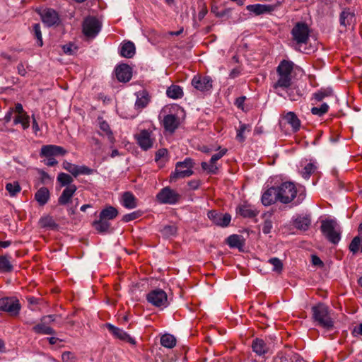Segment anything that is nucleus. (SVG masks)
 Returning <instances> with one entry per match:
<instances>
[{"label":"nucleus","instance_id":"obj_63","mask_svg":"<svg viewBox=\"0 0 362 362\" xmlns=\"http://www.w3.org/2000/svg\"><path fill=\"white\" fill-rule=\"evenodd\" d=\"M41 319H42V320H44L48 325H49L51 322H52L55 320L56 315H46V316H43Z\"/></svg>","mask_w":362,"mask_h":362},{"label":"nucleus","instance_id":"obj_22","mask_svg":"<svg viewBox=\"0 0 362 362\" xmlns=\"http://www.w3.org/2000/svg\"><path fill=\"white\" fill-rule=\"evenodd\" d=\"M41 18L42 22L47 26H52L57 24L59 21V16L57 13L51 8H46L41 13Z\"/></svg>","mask_w":362,"mask_h":362},{"label":"nucleus","instance_id":"obj_62","mask_svg":"<svg viewBox=\"0 0 362 362\" xmlns=\"http://www.w3.org/2000/svg\"><path fill=\"white\" fill-rule=\"evenodd\" d=\"M74 358V354L71 352L66 351L62 355V359L64 362H71Z\"/></svg>","mask_w":362,"mask_h":362},{"label":"nucleus","instance_id":"obj_21","mask_svg":"<svg viewBox=\"0 0 362 362\" xmlns=\"http://www.w3.org/2000/svg\"><path fill=\"white\" fill-rule=\"evenodd\" d=\"M136 100L134 104L135 109L141 111L151 102V96L148 93L142 90L136 93Z\"/></svg>","mask_w":362,"mask_h":362},{"label":"nucleus","instance_id":"obj_41","mask_svg":"<svg viewBox=\"0 0 362 362\" xmlns=\"http://www.w3.org/2000/svg\"><path fill=\"white\" fill-rule=\"evenodd\" d=\"M12 269L13 266L10 261V257L6 255L0 256V271L2 272H9Z\"/></svg>","mask_w":362,"mask_h":362},{"label":"nucleus","instance_id":"obj_55","mask_svg":"<svg viewBox=\"0 0 362 362\" xmlns=\"http://www.w3.org/2000/svg\"><path fill=\"white\" fill-rule=\"evenodd\" d=\"M198 6H199L198 18H199V20L201 21L207 14L208 9L206 7V4L203 1H199L198 2Z\"/></svg>","mask_w":362,"mask_h":362},{"label":"nucleus","instance_id":"obj_29","mask_svg":"<svg viewBox=\"0 0 362 362\" xmlns=\"http://www.w3.org/2000/svg\"><path fill=\"white\" fill-rule=\"evenodd\" d=\"M33 331L36 334H54L55 331L49 325L40 319V322L37 324L33 327Z\"/></svg>","mask_w":362,"mask_h":362},{"label":"nucleus","instance_id":"obj_48","mask_svg":"<svg viewBox=\"0 0 362 362\" xmlns=\"http://www.w3.org/2000/svg\"><path fill=\"white\" fill-rule=\"evenodd\" d=\"M272 214H264V223L262 225V232L264 234H269L271 233L272 229L273 228L272 221L271 220Z\"/></svg>","mask_w":362,"mask_h":362},{"label":"nucleus","instance_id":"obj_8","mask_svg":"<svg viewBox=\"0 0 362 362\" xmlns=\"http://www.w3.org/2000/svg\"><path fill=\"white\" fill-rule=\"evenodd\" d=\"M146 300L148 303L157 308H164L168 305V296L166 293L160 288L151 291L146 295Z\"/></svg>","mask_w":362,"mask_h":362},{"label":"nucleus","instance_id":"obj_54","mask_svg":"<svg viewBox=\"0 0 362 362\" xmlns=\"http://www.w3.org/2000/svg\"><path fill=\"white\" fill-rule=\"evenodd\" d=\"M33 32L35 37L37 38V45L40 47H42L43 45V42L40 24L35 23L33 25Z\"/></svg>","mask_w":362,"mask_h":362},{"label":"nucleus","instance_id":"obj_5","mask_svg":"<svg viewBox=\"0 0 362 362\" xmlns=\"http://www.w3.org/2000/svg\"><path fill=\"white\" fill-rule=\"evenodd\" d=\"M194 162L190 158H186L183 161L177 162L175 171L170 176V182H175L178 179L188 177L193 175Z\"/></svg>","mask_w":362,"mask_h":362},{"label":"nucleus","instance_id":"obj_47","mask_svg":"<svg viewBox=\"0 0 362 362\" xmlns=\"http://www.w3.org/2000/svg\"><path fill=\"white\" fill-rule=\"evenodd\" d=\"M40 224L43 228H56L57 225L52 217L49 216H43L40 219Z\"/></svg>","mask_w":362,"mask_h":362},{"label":"nucleus","instance_id":"obj_10","mask_svg":"<svg viewBox=\"0 0 362 362\" xmlns=\"http://www.w3.org/2000/svg\"><path fill=\"white\" fill-rule=\"evenodd\" d=\"M21 305L16 298H0V310L7 312L11 315L16 316L19 314Z\"/></svg>","mask_w":362,"mask_h":362},{"label":"nucleus","instance_id":"obj_40","mask_svg":"<svg viewBox=\"0 0 362 362\" xmlns=\"http://www.w3.org/2000/svg\"><path fill=\"white\" fill-rule=\"evenodd\" d=\"M349 250L354 254L358 252H362V234L354 238L349 245Z\"/></svg>","mask_w":362,"mask_h":362},{"label":"nucleus","instance_id":"obj_36","mask_svg":"<svg viewBox=\"0 0 362 362\" xmlns=\"http://www.w3.org/2000/svg\"><path fill=\"white\" fill-rule=\"evenodd\" d=\"M166 94L170 98L178 99L182 97L183 91L180 86L172 85L167 89Z\"/></svg>","mask_w":362,"mask_h":362},{"label":"nucleus","instance_id":"obj_4","mask_svg":"<svg viewBox=\"0 0 362 362\" xmlns=\"http://www.w3.org/2000/svg\"><path fill=\"white\" fill-rule=\"evenodd\" d=\"M320 230L330 243L337 244L341 239V230L335 219L326 218L321 221Z\"/></svg>","mask_w":362,"mask_h":362},{"label":"nucleus","instance_id":"obj_25","mask_svg":"<svg viewBox=\"0 0 362 362\" xmlns=\"http://www.w3.org/2000/svg\"><path fill=\"white\" fill-rule=\"evenodd\" d=\"M355 14L349 8L341 11L339 16L340 25L346 28L348 26L355 24Z\"/></svg>","mask_w":362,"mask_h":362},{"label":"nucleus","instance_id":"obj_23","mask_svg":"<svg viewBox=\"0 0 362 362\" xmlns=\"http://www.w3.org/2000/svg\"><path fill=\"white\" fill-rule=\"evenodd\" d=\"M76 190L77 187L75 185L67 186L58 198V204L62 206L67 205L71 202Z\"/></svg>","mask_w":362,"mask_h":362},{"label":"nucleus","instance_id":"obj_28","mask_svg":"<svg viewBox=\"0 0 362 362\" xmlns=\"http://www.w3.org/2000/svg\"><path fill=\"white\" fill-rule=\"evenodd\" d=\"M121 203L124 207L128 209H132L137 206L136 198L130 192H126L122 194Z\"/></svg>","mask_w":362,"mask_h":362},{"label":"nucleus","instance_id":"obj_58","mask_svg":"<svg viewBox=\"0 0 362 362\" xmlns=\"http://www.w3.org/2000/svg\"><path fill=\"white\" fill-rule=\"evenodd\" d=\"M64 52L66 54L72 55L76 53L77 47L72 43H69L62 47Z\"/></svg>","mask_w":362,"mask_h":362},{"label":"nucleus","instance_id":"obj_27","mask_svg":"<svg viewBox=\"0 0 362 362\" xmlns=\"http://www.w3.org/2000/svg\"><path fill=\"white\" fill-rule=\"evenodd\" d=\"M252 351L258 356H263L269 351V346L262 339H255L252 344Z\"/></svg>","mask_w":362,"mask_h":362},{"label":"nucleus","instance_id":"obj_32","mask_svg":"<svg viewBox=\"0 0 362 362\" xmlns=\"http://www.w3.org/2000/svg\"><path fill=\"white\" fill-rule=\"evenodd\" d=\"M135 45L133 42L128 41L123 43L120 47L119 53L122 57L132 58L135 54Z\"/></svg>","mask_w":362,"mask_h":362},{"label":"nucleus","instance_id":"obj_38","mask_svg":"<svg viewBox=\"0 0 362 362\" xmlns=\"http://www.w3.org/2000/svg\"><path fill=\"white\" fill-rule=\"evenodd\" d=\"M155 161L157 163L159 167L165 165L168 161V151L165 148L159 149L155 156Z\"/></svg>","mask_w":362,"mask_h":362},{"label":"nucleus","instance_id":"obj_61","mask_svg":"<svg viewBox=\"0 0 362 362\" xmlns=\"http://www.w3.org/2000/svg\"><path fill=\"white\" fill-rule=\"evenodd\" d=\"M39 174L40 175V180L42 183H47L52 180V177L49 176L48 173L43 170H40Z\"/></svg>","mask_w":362,"mask_h":362},{"label":"nucleus","instance_id":"obj_53","mask_svg":"<svg viewBox=\"0 0 362 362\" xmlns=\"http://www.w3.org/2000/svg\"><path fill=\"white\" fill-rule=\"evenodd\" d=\"M331 95V90H320L313 94V98L315 100L320 102L322 101L326 97L330 96Z\"/></svg>","mask_w":362,"mask_h":362},{"label":"nucleus","instance_id":"obj_13","mask_svg":"<svg viewBox=\"0 0 362 362\" xmlns=\"http://www.w3.org/2000/svg\"><path fill=\"white\" fill-rule=\"evenodd\" d=\"M213 81L210 76L196 75L192 80V86L199 91L206 92L212 88Z\"/></svg>","mask_w":362,"mask_h":362},{"label":"nucleus","instance_id":"obj_60","mask_svg":"<svg viewBox=\"0 0 362 362\" xmlns=\"http://www.w3.org/2000/svg\"><path fill=\"white\" fill-rule=\"evenodd\" d=\"M211 11L216 17H218V18L223 17L226 14V11H218V7L217 6H216V5H212V6L211 8Z\"/></svg>","mask_w":362,"mask_h":362},{"label":"nucleus","instance_id":"obj_11","mask_svg":"<svg viewBox=\"0 0 362 362\" xmlns=\"http://www.w3.org/2000/svg\"><path fill=\"white\" fill-rule=\"evenodd\" d=\"M100 23L94 17H88L83 23V33L89 37H95L100 32Z\"/></svg>","mask_w":362,"mask_h":362},{"label":"nucleus","instance_id":"obj_16","mask_svg":"<svg viewBox=\"0 0 362 362\" xmlns=\"http://www.w3.org/2000/svg\"><path fill=\"white\" fill-rule=\"evenodd\" d=\"M106 327L115 338L133 345L136 344L135 339L122 329L117 327L110 323H107Z\"/></svg>","mask_w":362,"mask_h":362},{"label":"nucleus","instance_id":"obj_17","mask_svg":"<svg viewBox=\"0 0 362 362\" xmlns=\"http://www.w3.org/2000/svg\"><path fill=\"white\" fill-rule=\"evenodd\" d=\"M66 153V151L59 146L56 145H44L42 146L40 156L41 157L49 158L54 156H64Z\"/></svg>","mask_w":362,"mask_h":362},{"label":"nucleus","instance_id":"obj_56","mask_svg":"<svg viewBox=\"0 0 362 362\" xmlns=\"http://www.w3.org/2000/svg\"><path fill=\"white\" fill-rule=\"evenodd\" d=\"M95 172L93 169H91L86 165H77L76 177L80 175H91Z\"/></svg>","mask_w":362,"mask_h":362},{"label":"nucleus","instance_id":"obj_43","mask_svg":"<svg viewBox=\"0 0 362 362\" xmlns=\"http://www.w3.org/2000/svg\"><path fill=\"white\" fill-rule=\"evenodd\" d=\"M5 188L11 197H15L21 190L19 183L16 181L6 183Z\"/></svg>","mask_w":362,"mask_h":362},{"label":"nucleus","instance_id":"obj_26","mask_svg":"<svg viewBox=\"0 0 362 362\" xmlns=\"http://www.w3.org/2000/svg\"><path fill=\"white\" fill-rule=\"evenodd\" d=\"M238 213L244 218H253L257 216L259 211L253 206L247 204L240 205L237 208Z\"/></svg>","mask_w":362,"mask_h":362},{"label":"nucleus","instance_id":"obj_18","mask_svg":"<svg viewBox=\"0 0 362 362\" xmlns=\"http://www.w3.org/2000/svg\"><path fill=\"white\" fill-rule=\"evenodd\" d=\"M163 125L165 131L173 133L180 125V119L175 115L168 114L164 116Z\"/></svg>","mask_w":362,"mask_h":362},{"label":"nucleus","instance_id":"obj_51","mask_svg":"<svg viewBox=\"0 0 362 362\" xmlns=\"http://www.w3.org/2000/svg\"><path fill=\"white\" fill-rule=\"evenodd\" d=\"M329 110V105L327 103H322L320 107H313L311 108L312 114L317 116H322Z\"/></svg>","mask_w":362,"mask_h":362},{"label":"nucleus","instance_id":"obj_6","mask_svg":"<svg viewBox=\"0 0 362 362\" xmlns=\"http://www.w3.org/2000/svg\"><path fill=\"white\" fill-rule=\"evenodd\" d=\"M291 35L296 45L300 46L303 44H307L310 36V29L306 23L298 22L293 26Z\"/></svg>","mask_w":362,"mask_h":362},{"label":"nucleus","instance_id":"obj_57","mask_svg":"<svg viewBox=\"0 0 362 362\" xmlns=\"http://www.w3.org/2000/svg\"><path fill=\"white\" fill-rule=\"evenodd\" d=\"M62 166L64 169L70 173L73 176L76 177L77 165L65 160L63 162Z\"/></svg>","mask_w":362,"mask_h":362},{"label":"nucleus","instance_id":"obj_46","mask_svg":"<svg viewBox=\"0 0 362 362\" xmlns=\"http://www.w3.org/2000/svg\"><path fill=\"white\" fill-rule=\"evenodd\" d=\"M14 124H21L23 129H27L30 127V117L28 114L18 115L14 119Z\"/></svg>","mask_w":362,"mask_h":362},{"label":"nucleus","instance_id":"obj_34","mask_svg":"<svg viewBox=\"0 0 362 362\" xmlns=\"http://www.w3.org/2000/svg\"><path fill=\"white\" fill-rule=\"evenodd\" d=\"M303 358L298 354H278L274 362H300Z\"/></svg>","mask_w":362,"mask_h":362},{"label":"nucleus","instance_id":"obj_19","mask_svg":"<svg viewBox=\"0 0 362 362\" xmlns=\"http://www.w3.org/2000/svg\"><path fill=\"white\" fill-rule=\"evenodd\" d=\"M116 77L120 82H128L132 76V68L125 64H120L115 69Z\"/></svg>","mask_w":362,"mask_h":362},{"label":"nucleus","instance_id":"obj_45","mask_svg":"<svg viewBox=\"0 0 362 362\" xmlns=\"http://www.w3.org/2000/svg\"><path fill=\"white\" fill-rule=\"evenodd\" d=\"M57 181L60 183L61 186L66 187L67 186L73 185L71 183L74 180L69 174L60 173L57 176Z\"/></svg>","mask_w":362,"mask_h":362},{"label":"nucleus","instance_id":"obj_14","mask_svg":"<svg viewBox=\"0 0 362 362\" xmlns=\"http://www.w3.org/2000/svg\"><path fill=\"white\" fill-rule=\"evenodd\" d=\"M207 216L213 223L221 227L228 226L231 221V216L229 214H223L215 210L209 211Z\"/></svg>","mask_w":362,"mask_h":362},{"label":"nucleus","instance_id":"obj_1","mask_svg":"<svg viewBox=\"0 0 362 362\" xmlns=\"http://www.w3.org/2000/svg\"><path fill=\"white\" fill-rule=\"evenodd\" d=\"M293 66V62L286 59L282 60L278 65L277 78L272 83V87L277 95L283 96L281 92L288 90L291 86Z\"/></svg>","mask_w":362,"mask_h":362},{"label":"nucleus","instance_id":"obj_64","mask_svg":"<svg viewBox=\"0 0 362 362\" xmlns=\"http://www.w3.org/2000/svg\"><path fill=\"white\" fill-rule=\"evenodd\" d=\"M14 111L18 114V115H21L23 114H27L23 107V105L21 103H16L15 105Z\"/></svg>","mask_w":362,"mask_h":362},{"label":"nucleus","instance_id":"obj_2","mask_svg":"<svg viewBox=\"0 0 362 362\" xmlns=\"http://www.w3.org/2000/svg\"><path fill=\"white\" fill-rule=\"evenodd\" d=\"M279 202L282 204L291 203L299 193L295 204H299L305 198L304 189L300 187L297 188L292 182H284L276 187Z\"/></svg>","mask_w":362,"mask_h":362},{"label":"nucleus","instance_id":"obj_9","mask_svg":"<svg viewBox=\"0 0 362 362\" xmlns=\"http://www.w3.org/2000/svg\"><path fill=\"white\" fill-rule=\"evenodd\" d=\"M180 198V195L168 187L163 188L156 195L158 202L164 204H175Z\"/></svg>","mask_w":362,"mask_h":362},{"label":"nucleus","instance_id":"obj_42","mask_svg":"<svg viewBox=\"0 0 362 362\" xmlns=\"http://www.w3.org/2000/svg\"><path fill=\"white\" fill-rule=\"evenodd\" d=\"M227 243L230 247L240 248L243 245L242 237L238 235H231L227 238Z\"/></svg>","mask_w":362,"mask_h":362},{"label":"nucleus","instance_id":"obj_20","mask_svg":"<svg viewBox=\"0 0 362 362\" xmlns=\"http://www.w3.org/2000/svg\"><path fill=\"white\" fill-rule=\"evenodd\" d=\"M261 201L264 206H270L279 202L276 187H269L264 191L262 195Z\"/></svg>","mask_w":362,"mask_h":362},{"label":"nucleus","instance_id":"obj_35","mask_svg":"<svg viewBox=\"0 0 362 362\" xmlns=\"http://www.w3.org/2000/svg\"><path fill=\"white\" fill-rule=\"evenodd\" d=\"M118 215V211L116 208L109 206L103 209L100 214V218L106 221L112 220Z\"/></svg>","mask_w":362,"mask_h":362},{"label":"nucleus","instance_id":"obj_15","mask_svg":"<svg viewBox=\"0 0 362 362\" xmlns=\"http://www.w3.org/2000/svg\"><path fill=\"white\" fill-rule=\"evenodd\" d=\"M227 153L226 148H222L219 151V152L214 154L211 159L210 163H208L206 162H202L201 163L202 168L204 170L207 171L208 173L210 174H216L218 171V167L216 165V162L221 159L223 156H225Z\"/></svg>","mask_w":362,"mask_h":362},{"label":"nucleus","instance_id":"obj_50","mask_svg":"<svg viewBox=\"0 0 362 362\" xmlns=\"http://www.w3.org/2000/svg\"><path fill=\"white\" fill-rule=\"evenodd\" d=\"M247 130L248 132L250 131V127L248 124H240L238 129L237 130V135H236V139L239 142H243L245 140V136L244 135L245 131Z\"/></svg>","mask_w":362,"mask_h":362},{"label":"nucleus","instance_id":"obj_30","mask_svg":"<svg viewBox=\"0 0 362 362\" xmlns=\"http://www.w3.org/2000/svg\"><path fill=\"white\" fill-rule=\"evenodd\" d=\"M50 193L47 187H40L35 194V199L40 206L45 205L49 201Z\"/></svg>","mask_w":362,"mask_h":362},{"label":"nucleus","instance_id":"obj_39","mask_svg":"<svg viewBox=\"0 0 362 362\" xmlns=\"http://www.w3.org/2000/svg\"><path fill=\"white\" fill-rule=\"evenodd\" d=\"M93 226L99 233H106L110 228V223L105 219L100 218L99 220L93 222Z\"/></svg>","mask_w":362,"mask_h":362},{"label":"nucleus","instance_id":"obj_59","mask_svg":"<svg viewBox=\"0 0 362 362\" xmlns=\"http://www.w3.org/2000/svg\"><path fill=\"white\" fill-rule=\"evenodd\" d=\"M140 216L141 213L139 211H134L130 214H125L122 218V221L124 222H129L138 218Z\"/></svg>","mask_w":362,"mask_h":362},{"label":"nucleus","instance_id":"obj_7","mask_svg":"<svg viewBox=\"0 0 362 362\" xmlns=\"http://www.w3.org/2000/svg\"><path fill=\"white\" fill-rule=\"evenodd\" d=\"M137 144L144 151L151 148L155 143L156 138L151 129H142L134 135Z\"/></svg>","mask_w":362,"mask_h":362},{"label":"nucleus","instance_id":"obj_33","mask_svg":"<svg viewBox=\"0 0 362 362\" xmlns=\"http://www.w3.org/2000/svg\"><path fill=\"white\" fill-rule=\"evenodd\" d=\"M310 223L311 220L309 216H299L293 220L294 227L301 230H308Z\"/></svg>","mask_w":362,"mask_h":362},{"label":"nucleus","instance_id":"obj_31","mask_svg":"<svg viewBox=\"0 0 362 362\" xmlns=\"http://www.w3.org/2000/svg\"><path fill=\"white\" fill-rule=\"evenodd\" d=\"M284 119L291 125L294 132H298L300 127V121L293 112H288L284 115Z\"/></svg>","mask_w":362,"mask_h":362},{"label":"nucleus","instance_id":"obj_44","mask_svg":"<svg viewBox=\"0 0 362 362\" xmlns=\"http://www.w3.org/2000/svg\"><path fill=\"white\" fill-rule=\"evenodd\" d=\"M177 228L175 225H166L160 229V233L164 238H169L175 236L177 233Z\"/></svg>","mask_w":362,"mask_h":362},{"label":"nucleus","instance_id":"obj_24","mask_svg":"<svg viewBox=\"0 0 362 362\" xmlns=\"http://www.w3.org/2000/svg\"><path fill=\"white\" fill-rule=\"evenodd\" d=\"M98 124L100 128V132H98V134L101 136H106L109 141L113 144L115 141V137L109 124L102 117H98Z\"/></svg>","mask_w":362,"mask_h":362},{"label":"nucleus","instance_id":"obj_3","mask_svg":"<svg viewBox=\"0 0 362 362\" xmlns=\"http://www.w3.org/2000/svg\"><path fill=\"white\" fill-rule=\"evenodd\" d=\"M313 318L317 325L324 329L329 330L334 327V321L330 315L329 308L323 304L319 303L312 307Z\"/></svg>","mask_w":362,"mask_h":362},{"label":"nucleus","instance_id":"obj_49","mask_svg":"<svg viewBox=\"0 0 362 362\" xmlns=\"http://www.w3.org/2000/svg\"><path fill=\"white\" fill-rule=\"evenodd\" d=\"M268 262L273 266L272 271L280 274L283 270V263L281 259L277 257H272Z\"/></svg>","mask_w":362,"mask_h":362},{"label":"nucleus","instance_id":"obj_52","mask_svg":"<svg viewBox=\"0 0 362 362\" xmlns=\"http://www.w3.org/2000/svg\"><path fill=\"white\" fill-rule=\"evenodd\" d=\"M315 170L316 166L313 163H309L304 167L302 175L305 179H308Z\"/></svg>","mask_w":362,"mask_h":362},{"label":"nucleus","instance_id":"obj_37","mask_svg":"<svg viewBox=\"0 0 362 362\" xmlns=\"http://www.w3.org/2000/svg\"><path fill=\"white\" fill-rule=\"evenodd\" d=\"M160 344L165 348L172 349L176 345V339L172 334H165L160 337Z\"/></svg>","mask_w":362,"mask_h":362},{"label":"nucleus","instance_id":"obj_12","mask_svg":"<svg viewBox=\"0 0 362 362\" xmlns=\"http://www.w3.org/2000/svg\"><path fill=\"white\" fill-rule=\"evenodd\" d=\"M281 5V2L275 0V4H250L246 6V9L253 13L255 16H259L265 13H271L276 10L277 7Z\"/></svg>","mask_w":362,"mask_h":362}]
</instances>
